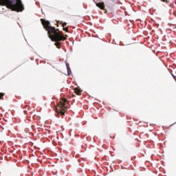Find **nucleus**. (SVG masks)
Listing matches in <instances>:
<instances>
[{
  "mask_svg": "<svg viewBox=\"0 0 176 176\" xmlns=\"http://www.w3.org/2000/svg\"><path fill=\"white\" fill-rule=\"evenodd\" d=\"M41 21L44 30L47 31L50 39H51L52 42H56L55 46H56L58 49H61V43L60 42L67 41L68 36H64L63 32H60V30L56 29L55 27L50 25V22L49 21L41 19Z\"/></svg>",
  "mask_w": 176,
  "mask_h": 176,
  "instance_id": "obj_1",
  "label": "nucleus"
},
{
  "mask_svg": "<svg viewBox=\"0 0 176 176\" xmlns=\"http://www.w3.org/2000/svg\"><path fill=\"white\" fill-rule=\"evenodd\" d=\"M0 6H6L8 9L14 12H23L24 10V6H23L21 0H0Z\"/></svg>",
  "mask_w": 176,
  "mask_h": 176,
  "instance_id": "obj_2",
  "label": "nucleus"
},
{
  "mask_svg": "<svg viewBox=\"0 0 176 176\" xmlns=\"http://www.w3.org/2000/svg\"><path fill=\"white\" fill-rule=\"evenodd\" d=\"M67 100L61 99L57 104V107L56 109L57 118H60V115L64 116L65 112H67Z\"/></svg>",
  "mask_w": 176,
  "mask_h": 176,
  "instance_id": "obj_3",
  "label": "nucleus"
},
{
  "mask_svg": "<svg viewBox=\"0 0 176 176\" xmlns=\"http://www.w3.org/2000/svg\"><path fill=\"white\" fill-rule=\"evenodd\" d=\"M94 2H95L96 6L98 8H100V9H101L102 10H104V9H105V6L104 5V3H97L95 0L94 1Z\"/></svg>",
  "mask_w": 176,
  "mask_h": 176,
  "instance_id": "obj_4",
  "label": "nucleus"
},
{
  "mask_svg": "<svg viewBox=\"0 0 176 176\" xmlns=\"http://www.w3.org/2000/svg\"><path fill=\"white\" fill-rule=\"evenodd\" d=\"M74 93L75 94H77V96H81L82 90H80L79 88H74Z\"/></svg>",
  "mask_w": 176,
  "mask_h": 176,
  "instance_id": "obj_5",
  "label": "nucleus"
},
{
  "mask_svg": "<svg viewBox=\"0 0 176 176\" xmlns=\"http://www.w3.org/2000/svg\"><path fill=\"white\" fill-rule=\"evenodd\" d=\"M58 24L59 23V24H62V27L64 28L66 25H67V23H63V21H58Z\"/></svg>",
  "mask_w": 176,
  "mask_h": 176,
  "instance_id": "obj_6",
  "label": "nucleus"
},
{
  "mask_svg": "<svg viewBox=\"0 0 176 176\" xmlns=\"http://www.w3.org/2000/svg\"><path fill=\"white\" fill-rule=\"evenodd\" d=\"M3 96H5V94L0 93V100H3Z\"/></svg>",
  "mask_w": 176,
  "mask_h": 176,
  "instance_id": "obj_7",
  "label": "nucleus"
},
{
  "mask_svg": "<svg viewBox=\"0 0 176 176\" xmlns=\"http://www.w3.org/2000/svg\"><path fill=\"white\" fill-rule=\"evenodd\" d=\"M67 69V75H68V76L71 75V74H72L71 67L69 68V69Z\"/></svg>",
  "mask_w": 176,
  "mask_h": 176,
  "instance_id": "obj_8",
  "label": "nucleus"
},
{
  "mask_svg": "<svg viewBox=\"0 0 176 176\" xmlns=\"http://www.w3.org/2000/svg\"><path fill=\"white\" fill-rule=\"evenodd\" d=\"M63 31H65L66 32H68V28H64Z\"/></svg>",
  "mask_w": 176,
  "mask_h": 176,
  "instance_id": "obj_9",
  "label": "nucleus"
},
{
  "mask_svg": "<svg viewBox=\"0 0 176 176\" xmlns=\"http://www.w3.org/2000/svg\"><path fill=\"white\" fill-rule=\"evenodd\" d=\"M66 67H67V69L70 68V67H69V63H66Z\"/></svg>",
  "mask_w": 176,
  "mask_h": 176,
  "instance_id": "obj_10",
  "label": "nucleus"
},
{
  "mask_svg": "<svg viewBox=\"0 0 176 176\" xmlns=\"http://www.w3.org/2000/svg\"><path fill=\"white\" fill-rule=\"evenodd\" d=\"M162 2H166V3L168 2V0H161Z\"/></svg>",
  "mask_w": 176,
  "mask_h": 176,
  "instance_id": "obj_11",
  "label": "nucleus"
},
{
  "mask_svg": "<svg viewBox=\"0 0 176 176\" xmlns=\"http://www.w3.org/2000/svg\"><path fill=\"white\" fill-rule=\"evenodd\" d=\"M27 107H28V109H30V107L26 106V105L23 106V108H27Z\"/></svg>",
  "mask_w": 176,
  "mask_h": 176,
  "instance_id": "obj_12",
  "label": "nucleus"
},
{
  "mask_svg": "<svg viewBox=\"0 0 176 176\" xmlns=\"http://www.w3.org/2000/svg\"><path fill=\"white\" fill-rule=\"evenodd\" d=\"M57 27H58V25H57Z\"/></svg>",
  "mask_w": 176,
  "mask_h": 176,
  "instance_id": "obj_13",
  "label": "nucleus"
}]
</instances>
